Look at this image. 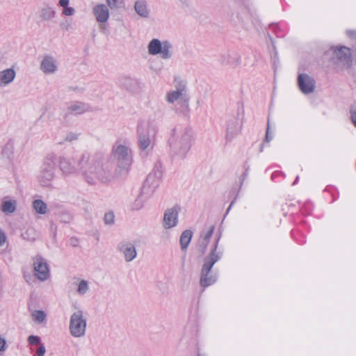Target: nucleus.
Segmentation results:
<instances>
[{
  "label": "nucleus",
  "instance_id": "49",
  "mask_svg": "<svg viewBox=\"0 0 356 356\" xmlns=\"http://www.w3.org/2000/svg\"><path fill=\"white\" fill-rule=\"evenodd\" d=\"M248 176V173L247 172H244L242 175V177H243V180H244V179Z\"/></svg>",
  "mask_w": 356,
  "mask_h": 356
},
{
  "label": "nucleus",
  "instance_id": "48",
  "mask_svg": "<svg viewBox=\"0 0 356 356\" xmlns=\"http://www.w3.org/2000/svg\"><path fill=\"white\" fill-rule=\"evenodd\" d=\"M234 203V201H232L231 202V204H229V207H228V209L227 210V213H228L229 211V210H230L231 207L233 206Z\"/></svg>",
  "mask_w": 356,
  "mask_h": 356
},
{
  "label": "nucleus",
  "instance_id": "17",
  "mask_svg": "<svg viewBox=\"0 0 356 356\" xmlns=\"http://www.w3.org/2000/svg\"><path fill=\"white\" fill-rule=\"evenodd\" d=\"M335 54L339 65L343 67L348 68L352 65L353 60L349 48L341 47L335 51Z\"/></svg>",
  "mask_w": 356,
  "mask_h": 356
},
{
  "label": "nucleus",
  "instance_id": "40",
  "mask_svg": "<svg viewBox=\"0 0 356 356\" xmlns=\"http://www.w3.org/2000/svg\"><path fill=\"white\" fill-rule=\"evenodd\" d=\"M272 139H273V136H270V120H269V118H268V122H267V128H266L265 140L266 142L269 143Z\"/></svg>",
  "mask_w": 356,
  "mask_h": 356
},
{
  "label": "nucleus",
  "instance_id": "36",
  "mask_svg": "<svg viewBox=\"0 0 356 356\" xmlns=\"http://www.w3.org/2000/svg\"><path fill=\"white\" fill-rule=\"evenodd\" d=\"M208 245L209 243L202 239L200 241L198 245V251L201 253V254H204L205 253Z\"/></svg>",
  "mask_w": 356,
  "mask_h": 356
},
{
  "label": "nucleus",
  "instance_id": "16",
  "mask_svg": "<svg viewBox=\"0 0 356 356\" xmlns=\"http://www.w3.org/2000/svg\"><path fill=\"white\" fill-rule=\"evenodd\" d=\"M161 176V165L160 163H156L153 171L147 175L144 184L156 190L159 185V180Z\"/></svg>",
  "mask_w": 356,
  "mask_h": 356
},
{
  "label": "nucleus",
  "instance_id": "39",
  "mask_svg": "<svg viewBox=\"0 0 356 356\" xmlns=\"http://www.w3.org/2000/svg\"><path fill=\"white\" fill-rule=\"evenodd\" d=\"M60 28L64 31H69L72 29V24L70 21L65 20L60 23Z\"/></svg>",
  "mask_w": 356,
  "mask_h": 356
},
{
  "label": "nucleus",
  "instance_id": "47",
  "mask_svg": "<svg viewBox=\"0 0 356 356\" xmlns=\"http://www.w3.org/2000/svg\"><path fill=\"white\" fill-rule=\"evenodd\" d=\"M70 89L75 90V91H78V92L81 91V89L79 88L78 87H76V88L71 87Z\"/></svg>",
  "mask_w": 356,
  "mask_h": 356
},
{
  "label": "nucleus",
  "instance_id": "35",
  "mask_svg": "<svg viewBox=\"0 0 356 356\" xmlns=\"http://www.w3.org/2000/svg\"><path fill=\"white\" fill-rule=\"evenodd\" d=\"M214 231V226H211L206 234L202 235V240L209 243L210 238L212 236Z\"/></svg>",
  "mask_w": 356,
  "mask_h": 356
},
{
  "label": "nucleus",
  "instance_id": "2",
  "mask_svg": "<svg viewBox=\"0 0 356 356\" xmlns=\"http://www.w3.org/2000/svg\"><path fill=\"white\" fill-rule=\"evenodd\" d=\"M169 138L171 152L179 159H183L192 146L193 133L188 127H175Z\"/></svg>",
  "mask_w": 356,
  "mask_h": 356
},
{
  "label": "nucleus",
  "instance_id": "31",
  "mask_svg": "<svg viewBox=\"0 0 356 356\" xmlns=\"http://www.w3.org/2000/svg\"><path fill=\"white\" fill-rule=\"evenodd\" d=\"M350 120L356 127V102L351 105L350 108Z\"/></svg>",
  "mask_w": 356,
  "mask_h": 356
},
{
  "label": "nucleus",
  "instance_id": "11",
  "mask_svg": "<svg viewBox=\"0 0 356 356\" xmlns=\"http://www.w3.org/2000/svg\"><path fill=\"white\" fill-rule=\"evenodd\" d=\"M118 251L123 256L127 262H131L137 257L135 245L129 241H122L118 244Z\"/></svg>",
  "mask_w": 356,
  "mask_h": 356
},
{
  "label": "nucleus",
  "instance_id": "23",
  "mask_svg": "<svg viewBox=\"0 0 356 356\" xmlns=\"http://www.w3.org/2000/svg\"><path fill=\"white\" fill-rule=\"evenodd\" d=\"M192 236L193 232L190 229H186L181 233L179 243L182 251H186L191 241Z\"/></svg>",
  "mask_w": 356,
  "mask_h": 356
},
{
  "label": "nucleus",
  "instance_id": "15",
  "mask_svg": "<svg viewBox=\"0 0 356 356\" xmlns=\"http://www.w3.org/2000/svg\"><path fill=\"white\" fill-rule=\"evenodd\" d=\"M242 120L240 118H232L227 122L226 140H232L241 132Z\"/></svg>",
  "mask_w": 356,
  "mask_h": 356
},
{
  "label": "nucleus",
  "instance_id": "25",
  "mask_svg": "<svg viewBox=\"0 0 356 356\" xmlns=\"http://www.w3.org/2000/svg\"><path fill=\"white\" fill-rule=\"evenodd\" d=\"M56 15V12L54 9L52 7H50L49 6L47 5L44 6L43 8L40 10V18L42 20H51Z\"/></svg>",
  "mask_w": 356,
  "mask_h": 356
},
{
  "label": "nucleus",
  "instance_id": "37",
  "mask_svg": "<svg viewBox=\"0 0 356 356\" xmlns=\"http://www.w3.org/2000/svg\"><path fill=\"white\" fill-rule=\"evenodd\" d=\"M7 241V236L4 231L0 227V248L3 247Z\"/></svg>",
  "mask_w": 356,
  "mask_h": 356
},
{
  "label": "nucleus",
  "instance_id": "9",
  "mask_svg": "<svg viewBox=\"0 0 356 356\" xmlns=\"http://www.w3.org/2000/svg\"><path fill=\"white\" fill-rule=\"evenodd\" d=\"M138 147L140 150L152 149L153 147V138L155 134L154 129L149 125L140 124L138 127Z\"/></svg>",
  "mask_w": 356,
  "mask_h": 356
},
{
  "label": "nucleus",
  "instance_id": "7",
  "mask_svg": "<svg viewBox=\"0 0 356 356\" xmlns=\"http://www.w3.org/2000/svg\"><path fill=\"white\" fill-rule=\"evenodd\" d=\"M56 156L53 154L47 155L42 163L38 181L43 186H49L55 177Z\"/></svg>",
  "mask_w": 356,
  "mask_h": 356
},
{
  "label": "nucleus",
  "instance_id": "43",
  "mask_svg": "<svg viewBox=\"0 0 356 356\" xmlns=\"http://www.w3.org/2000/svg\"><path fill=\"white\" fill-rule=\"evenodd\" d=\"M6 341L4 338L0 337V351L6 350Z\"/></svg>",
  "mask_w": 356,
  "mask_h": 356
},
{
  "label": "nucleus",
  "instance_id": "51",
  "mask_svg": "<svg viewBox=\"0 0 356 356\" xmlns=\"http://www.w3.org/2000/svg\"><path fill=\"white\" fill-rule=\"evenodd\" d=\"M298 179H299V177L298 176L295 180V181L293 182V185L296 184L297 181H298Z\"/></svg>",
  "mask_w": 356,
  "mask_h": 356
},
{
  "label": "nucleus",
  "instance_id": "13",
  "mask_svg": "<svg viewBox=\"0 0 356 356\" xmlns=\"http://www.w3.org/2000/svg\"><path fill=\"white\" fill-rule=\"evenodd\" d=\"M179 211L180 207L177 205L165 210L163 216V227L165 229L172 228L177 225Z\"/></svg>",
  "mask_w": 356,
  "mask_h": 356
},
{
  "label": "nucleus",
  "instance_id": "3",
  "mask_svg": "<svg viewBox=\"0 0 356 356\" xmlns=\"http://www.w3.org/2000/svg\"><path fill=\"white\" fill-rule=\"evenodd\" d=\"M220 238V235L216 238L209 254L204 258L200 277V284L203 288L208 287L217 281V275L212 273L211 269L222 257V252L218 251Z\"/></svg>",
  "mask_w": 356,
  "mask_h": 356
},
{
  "label": "nucleus",
  "instance_id": "6",
  "mask_svg": "<svg viewBox=\"0 0 356 356\" xmlns=\"http://www.w3.org/2000/svg\"><path fill=\"white\" fill-rule=\"evenodd\" d=\"M173 45L169 40L161 41L157 38H154L149 41L147 45L148 53L150 55L160 54L163 60H169L173 56Z\"/></svg>",
  "mask_w": 356,
  "mask_h": 356
},
{
  "label": "nucleus",
  "instance_id": "29",
  "mask_svg": "<svg viewBox=\"0 0 356 356\" xmlns=\"http://www.w3.org/2000/svg\"><path fill=\"white\" fill-rule=\"evenodd\" d=\"M88 290H89V286H88V282L85 280H81L78 284L77 293L79 295L83 296V295L86 294Z\"/></svg>",
  "mask_w": 356,
  "mask_h": 356
},
{
  "label": "nucleus",
  "instance_id": "12",
  "mask_svg": "<svg viewBox=\"0 0 356 356\" xmlns=\"http://www.w3.org/2000/svg\"><path fill=\"white\" fill-rule=\"evenodd\" d=\"M298 86L303 94L308 95L314 91L316 81L307 74L302 73L298 76Z\"/></svg>",
  "mask_w": 356,
  "mask_h": 356
},
{
  "label": "nucleus",
  "instance_id": "18",
  "mask_svg": "<svg viewBox=\"0 0 356 356\" xmlns=\"http://www.w3.org/2000/svg\"><path fill=\"white\" fill-rule=\"evenodd\" d=\"M108 7V5L99 3L93 8L92 13L98 22L104 23L107 22L109 17Z\"/></svg>",
  "mask_w": 356,
  "mask_h": 356
},
{
  "label": "nucleus",
  "instance_id": "10",
  "mask_svg": "<svg viewBox=\"0 0 356 356\" xmlns=\"http://www.w3.org/2000/svg\"><path fill=\"white\" fill-rule=\"evenodd\" d=\"M33 266L35 276L40 281L47 280L50 276L49 265L43 257L36 256L33 258Z\"/></svg>",
  "mask_w": 356,
  "mask_h": 356
},
{
  "label": "nucleus",
  "instance_id": "33",
  "mask_svg": "<svg viewBox=\"0 0 356 356\" xmlns=\"http://www.w3.org/2000/svg\"><path fill=\"white\" fill-rule=\"evenodd\" d=\"M27 340L31 345H40L41 339L38 336L30 335Z\"/></svg>",
  "mask_w": 356,
  "mask_h": 356
},
{
  "label": "nucleus",
  "instance_id": "44",
  "mask_svg": "<svg viewBox=\"0 0 356 356\" xmlns=\"http://www.w3.org/2000/svg\"><path fill=\"white\" fill-rule=\"evenodd\" d=\"M70 0H59L58 3L60 7L63 8L68 6Z\"/></svg>",
  "mask_w": 356,
  "mask_h": 356
},
{
  "label": "nucleus",
  "instance_id": "52",
  "mask_svg": "<svg viewBox=\"0 0 356 356\" xmlns=\"http://www.w3.org/2000/svg\"><path fill=\"white\" fill-rule=\"evenodd\" d=\"M197 356H204V355H201V354H197Z\"/></svg>",
  "mask_w": 356,
  "mask_h": 356
},
{
  "label": "nucleus",
  "instance_id": "26",
  "mask_svg": "<svg viewBox=\"0 0 356 356\" xmlns=\"http://www.w3.org/2000/svg\"><path fill=\"white\" fill-rule=\"evenodd\" d=\"M32 206L37 213L45 214L47 212V204L42 200H35L32 203Z\"/></svg>",
  "mask_w": 356,
  "mask_h": 356
},
{
  "label": "nucleus",
  "instance_id": "50",
  "mask_svg": "<svg viewBox=\"0 0 356 356\" xmlns=\"http://www.w3.org/2000/svg\"><path fill=\"white\" fill-rule=\"evenodd\" d=\"M179 1H180V2H181V3H183V4H186V2H187V0H179Z\"/></svg>",
  "mask_w": 356,
  "mask_h": 356
},
{
  "label": "nucleus",
  "instance_id": "53",
  "mask_svg": "<svg viewBox=\"0 0 356 356\" xmlns=\"http://www.w3.org/2000/svg\"><path fill=\"white\" fill-rule=\"evenodd\" d=\"M355 50H356V47H355Z\"/></svg>",
  "mask_w": 356,
  "mask_h": 356
},
{
  "label": "nucleus",
  "instance_id": "45",
  "mask_svg": "<svg viewBox=\"0 0 356 356\" xmlns=\"http://www.w3.org/2000/svg\"><path fill=\"white\" fill-rule=\"evenodd\" d=\"M346 34L349 38H356V31L353 30H347Z\"/></svg>",
  "mask_w": 356,
  "mask_h": 356
},
{
  "label": "nucleus",
  "instance_id": "1",
  "mask_svg": "<svg viewBox=\"0 0 356 356\" xmlns=\"http://www.w3.org/2000/svg\"><path fill=\"white\" fill-rule=\"evenodd\" d=\"M103 159L104 153L102 152H85L81 155L77 167L72 158L65 156H59L57 162L63 175L69 176L79 172L88 184H95L97 180L103 183L110 182L116 177V173L112 172L110 164H102Z\"/></svg>",
  "mask_w": 356,
  "mask_h": 356
},
{
  "label": "nucleus",
  "instance_id": "28",
  "mask_svg": "<svg viewBox=\"0 0 356 356\" xmlns=\"http://www.w3.org/2000/svg\"><path fill=\"white\" fill-rule=\"evenodd\" d=\"M33 321L38 324H41L46 321L47 315L42 310H35L31 314Z\"/></svg>",
  "mask_w": 356,
  "mask_h": 356
},
{
  "label": "nucleus",
  "instance_id": "5",
  "mask_svg": "<svg viewBox=\"0 0 356 356\" xmlns=\"http://www.w3.org/2000/svg\"><path fill=\"white\" fill-rule=\"evenodd\" d=\"M112 155L119 170L116 169L113 171L112 163L108 161L104 162V159L102 161V164L108 163L111 165L112 172L116 173V177L112 179L113 180L118 178L122 172H127L128 171L132 163V154L129 147L116 142L113 146Z\"/></svg>",
  "mask_w": 356,
  "mask_h": 356
},
{
  "label": "nucleus",
  "instance_id": "27",
  "mask_svg": "<svg viewBox=\"0 0 356 356\" xmlns=\"http://www.w3.org/2000/svg\"><path fill=\"white\" fill-rule=\"evenodd\" d=\"M16 209V202L11 200L3 201L1 204V210L6 214L15 212Z\"/></svg>",
  "mask_w": 356,
  "mask_h": 356
},
{
  "label": "nucleus",
  "instance_id": "32",
  "mask_svg": "<svg viewBox=\"0 0 356 356\" xmlns=\"http://www.w3.org/2000/svg\"><path fill=\"white\" fill-rule=\"evenodd\" d=\"M107 5L111 8V9L118 8L120 6V4L122 3V0H106Z\"/></svg>",
  "mask_w": 356,
  "mask_h": 356
},
{
  "label": "nucleus",
  "instance_id": "34",
  "mask_svg": "<svg viewBox=\"0 0 356 356\" xmlns=\"http://www.w3.org/2000/svg\"><path fill=\"white\" fill-rule=\"evenodd\" d=\"M79 134L74 132H69L66 134L64 140L67 142H72L76 140L79 138Z\"/></svg>",
  "mask_w": 356,
  "mask_h": 356
},
{
  "label": "nucleus",
  "instance_id": "46",
  "mask_svg": "<svg viewBox=\"0 0 356 356\" xmlns=\"http://www.w3.org/2000/svg\"><path fill=\"white\" fill-rule=\"evenodd\" d=\"M71 241V245L73 246V247H76L78 245V240L76 238H72L70 239Z\"/></svg>",
  "mask_w": 356,
  "mask_h": 356
},
{
  "label": "nucleus",
  "instance_id": "19",
  "mask_svg": "<svg viewBox=\"0 0 356 356\" xmlns=\"http://www.w3.org/2000/svg\"><path fill=\"white\" fill-rule=\"evenodd\" d=\"M220 62L222 65L235 67L240 65L241 56L236 51H228L221 56Z\"/></svg>",
  "mask_w": 356,
  "mask_h": 356
},
{
  "label": "nucleus",
  "instance_id": "24",
  "mask_svg": "<svg viewBox=\"0 0 356 356\" xmlns=\"http://www.w3.org/2000/svg\"><path fill=\"white\" fill-rule=\"evenodd\" d=\"M88 106L83 102H75L68 107L69 111L75 115L82 114L88 111Z\"/></svg>",
  "mask_w": 356,
  "mask_h": 356
},
{
  "label": "nucleus",
  "instance_id": "8",
  "mask_svg": "<svg viewBox=\"0 0 356 356\" xmlns=\"http://www.w3.org/2000/svg\"><path fill=\"white\" fill-rule=\"evenodd\" d=\"M87 326L86 318L81 310L74 312L70 318L69 330L74 337H82L86 334Z\"/></svg>",
  "mask_w": 356,
  "mask_h": 356
},
{
  "label": "nucleus",
  "instance_id": "38",
  "mask_svg": "<svg viewBox=\"0 0 356 356\" xmlns=\"http://www.w3.org/2000/svg\"><path fill=\"white\" fill-rule=\"evenodd\" d=\"M75 10L72 7H65L63 10V14L66 16H72L74 14Z\"/></svg>",
  "mask_w": 356,
  "mask_h": 356
},
{
  "label": "nucleus",
  "instance_id": "22",
  "mask_svg": "<svg viewBox=\"0 0 356 356\" xmlns=\"http://www.w3.org/2000/svg\"><path fill=\"white\" fill-rule=\"evenodd\" d=\"M16 76L15 71L12 68L3 70L0 72V87H3L15 79Z\"/></svg>",
  "mask_w": 356,
  "mask_h": 356
},
{
  "label": "nucleus",
  "instance_id": "20",
  "mask_svg": "<svg viewBox=\"0 0 356 356\" xmlns=\"http://www.w3.org/2000/svg\"><path fill=\"white\" fill-rule=\"evenodd\" d=\"M40 69L44 74H53L57 70L56 60L51 56H45L40 64Z\"/></svg>",
  "mask_w": 356,
  "mask_h": 356
},
{
  "label": "nucleus",
  "instance_id": "30",
  "mask_svg": "<svg viewBox=\"0 0 356 356\" xmlns=\"http://www.w3.org/2000/svg\"><path fill=\"white\" fill-rule=\"evenodd\" d=\"M115 216L113 212L106 213L104 217V223L111 225L114 223Z\"/></svg>",
  "mask_w": 356,
  "mask_h": 356
},
{
  "label": "nucleus",
  "instance_id": "41",
  "mask_svg": "<svg viewBox=\"0 0 356 356\" xmlns=\"http://www.w3.org/2000/svg\"><path fill=\"white\" fill-rule=\"evenodd\" d=\"M46 349L43 344H40L36 350V355L38 356H43L45 354Z\"/></svg>",
  "mask_w": 356,
  "mask_h": 356
},
{
  "label": "nucleus",
  "instance_id": "21",
  "mask_svg": "<svg viewBox=\"0 0 356 356\" xmlns=\"http://www.w3.org/2000/svg\"><path fill=\"white\" fill-rule=\"evenodd\" d=\"M136 13L142 18H148L150 15V9L145 0H137L134 4Z\"/></svg>",
  "mask_w": 356,
  "mask_h": 356
},
{
  "label": "nucleus",
  "instance_id": "4",
  "mask_svg": "<svg viewBox=\"0 0 356 356\" xmlns=\"http://www.w3.org/2000/svg\"><path fill=\"white\" fill-rule=\"evenodd\" d=\"M175 90L166 93L165 101L170 104L176 103L177 112L186 115L190 111V96L188 92L186 82L184 80L175 79Z\"/></svg>",
  "mask_w": 356,
  "mask_h": 356
},
{
  "label": "nucleus",
  "instance_id": "14",
  "mask_svg": "<svg viewBox=\"0 0 356 356\" xmlns=\"http://www.w3.org/2000/svg\"><path fill=\"white\" fill-rule=\"evenodd\" d=\"M155 190L143 184L141 192L132 204V209L139 210L144 207L145 202L153 195Z\"/></svg>",
  "mask_w": 356,
  "mask_h": 356
},
{
  "label": "nucleus",
  "instance_id": "42",
  "mask_svg": "<svg viewBox=\"0 0 356 356\" xmlns=\"http://www.w3.org/2000/svg\"><path fill=\"white\" fill-rule=\"evenodd\" d=\"M132 81V79L129 77L124 76L120 79L121 84L127 87L128 83Z\"/></svg>",
  "mask_w": 356,
  "mask_h": 356
}]
</instances>
